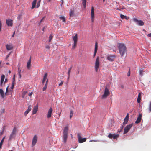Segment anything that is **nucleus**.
<instances>
[{
    "instance_id": "f257e3e1",
    "label": "nucleus",
    "mask_w": 151,
    "mask_h": 151,
    "mask_svg": "<svg viewBox=\"0 0 151 151\" xmlns=\"http://www.w3.org/2000/svg\"><path fill=\"white\" fill-rule=\"evenodd\" d=\"M118 47L119 53L122 56H123L126 53L127 47L125 44L122 43H118Z\"/></svg>"
},
{
    "instance_id": "f03ea898",
    "label": "nucleus",
    "mask_w": 151,
    "mask_h": 151,
    "mask_svg": "<svg viewBox=\"0 0 151 151\" xmlns=\"http://www.w3.org/2000/svg\"><path fill=\"white\" fill-rule=\"evenodd\" d=\"M68 127V126L65 127L64 129L63 133V141L64 143L66 142L67 137Z\"/></svg>"
},
{
    "instance_id": "7ed1b4c3",
    "label": "nucleus",
    "mask_w": 151,
    "mask_h": 151,
    "mask_svg": "<svg viewBox=\"0 0 151 151\" xmlns=\"http://www.w3.org/2000/svg\"><path fill=\"white\" fill-rule=\"evenodd\" d=\"M16 129L15 127H14L9 136V141H11L13 139L15 138L16 136Z\"/></svg>"
},
{
    "instance_id": "20e7f679",
    "label": "nucleus",
    "mask_w": 151,
    "mask_h": 151,
    "mask_svg": "<svg viewBox=\"0 0 151 151\" xmlns=\"http://www.w3.org/2000/svg\"><path fill=\"white\" fill-rule=\"evenodd\" d=\"M110 94V92L109 89L107 87H106L104 90V94L102 96V98L105 99Z\"/></svg>"
},
{
    "instance_id": "39448f33",
    "label": "nucleus",
    "mask_w": 151,
    "mask_h": 151,
    "mask_svg": "<svg viewBox=\"0 0 151 151\" xmlns=\"http://www.w3.org/2000/svg\"><path fill=\"white\" fill-rule=\"evenodd\" d=\"M5 78V76L4 75H2L1 76V78L0 81V86L1 87H2L3 86V84H5L7 81V79L6 78L5 79V81H4Z\"/></svg>"
},
{
    "instance_id": "423d86ee",
    "label": "nucleus",
    "mask_w": 151,
    "mask_h": 151,
    "mask_svg": "<svg viewBox=\"0 0 151 151\" xmlns=\"http://www.w3.org/2000/svg\"><path fill=\"white\" fill-rule=\"evenodd\" d=\"M99 57H97L96 59L94 68L96 72H97L99 68Z\"/></svg>"
},
{
    "instance_id": "0eeeda50",
    "label": "nucleus",
    "mask_w": 151,
    "mask_h": 151,
    "mask_svg": "<svg viewBox=\"0 0 151 151\" xmlns=\"http://www.w3.org/2000/svg\"><path fill=\"white\" fill-rule=\"evenodd\" d=\"M119 137V134H115L109 133L108 135V137L110 139L113 138L114 139H117Z\"/></svg>"
},
{
    "instance_id": "6e6552de",
    "label": "nucleus",
    "mask_w": 151,
    "mask_h": 151,
    "mask_svg": "<svg viewBox=\"0 0 151 151\" xmlns=\"http://www.w3.org/2000/svg\"><path fill=\"white\" fill-rule=\"evenodd\" d=\"M133 124H130L127 126L125 127L124 129V134L127 133L130 130V129L132 127Z\"/></svg>"
},
{
    "instance_id": "1a4fd4ad",
    "label": "nucleus",
    "mask_w": 151,
    "mask_h": 151,
    "mask_svg": "<svg viewBox=\"0 0 151 151\" xmlns=\"http://www.w3.org/2000/svg\"><path fill=\"white\" fill-rule=\"evenodd\" d=\"M77 136L78 138V142L79 143H82L85 142L86 141V138H82L80 134H78Z\"/></svg>"
},
{
    "instance_id": "9d476101",
    "label": "nucleus",
    "mask_w": 151,
    "mask_h": 151,
    "mask_svg": "<svg viewBox=\"0 0 151 151\" xmlns=\"http://www.w3.org/2000/svg\"><path fill=\"white\" fill-rule=\"evenodd\" d=\"M133 21L136 22L137 24L139 26H143L144 24V22L141 20H138L135 18L133 19Z\"/></svg>"
},
{
    "instance_id": "9b49d317",
    "label": "nucleus",
    "mask_w": 151,
    "mask_h": 151,
    "mask_svg": "<svg viewBox=\"0 0 151 151\" xmlns=\"http://www.w3.org/2000/svg\"><path fill=\"white\" fill-rule=\"evenodd\" d=\"M94 9L93 7H92L91 9V21L92 22H94Z\"/></svg>"
},
{
    "instance_id": "f8f14e48",
    "label": "nucleus",
    "mask_w": 151,
    "mask_h": 151,
    "mask_svg": "<svg viewBox=\"0 0 151 151\" xmlns=\"http://www.w3.org/2000/svg\"><path fill=\"white\" fill-rule=\"evenodd\" d=\"M37 137L36 135H35L33 138L32 143V146H34L37 142Z\"/></svg>"
},
{
    "instance_id": "ddd939ff",
    "label": "nucleus",
    "mask_w": 151,
    "mask_h": 151,
    "mask_svg": "<svg viewBox=\"0 0 151 151\" xmlns=\"http://www.w3.org/2000/svg\"><path fill=\"white\" fill-rule=\"evenodd\" d=\"M116 57L115 55H110L107 57V59L110 61H113L115 58Z\"/></svg>"
},
{
    "instance_id": "4468645a",
    "label": "nucleus",
    "mask_w": 151,
    "mask_h": 151,
    "mask_svg": "<svg viewBox=\"0 0 151 151\" xmlns=\"http://www.w3.org/2000/svg\"><path fill=\"white\" fill-rule=\"evenodd\" d=\"M6 23L8 26H12L13 25L12 20L10 19L6 20Z\"/></svg>"
},
{
    "instance_id": "2eb2a0df",
    "label": "nucleus",
    "mask_w": 151,
    "mask_h": 151,
    "mask_svg": "<svg viewBox=\"0 0 151 151\" xmlns=\"http://www.w3.org/2000/svg\"><path fill=\"white\" fill-rule=\"evenodd\" d=\"M32 107V106L31 105H30L28 107L27 109L26 110L24 113V115L25 116H26L29 113V112L31 111Z\"/></svg>"
},
{
    "instance_id": "dca6fc26",
    "label": "nucleus",
    "mask_w": 151,
    "mask_h": 151,
    "mask_svg": "<svg viewBox=\"0 0 151 151\" xmlns=\"http://www.w3.org/2000/svg\"><path fill=\"white\" fill-rule=\"evenodd\" d=\"M142 117V115L139 114L138 117L137 118V120L135 122V123L136 124L139 123L141 121Z\"/></svg>"
},
{
    "instance_id": "f3484780",
    "label": "nucleus",
    "mask_w": 151,
    "mask_h": 151,
    "mask_svg": "<svg viewBox=\"0 0 151 151\" xmlns=\"http://www.w3.org/2000/svg\"><path fill=\"white\" fill-rule=\"evenodd\" d=\"M52 108L50 107L49 110L47 114V118H49L51 117L52 113Z\"/></svg>"
},
{
    "instance_id": "a211bd4d",
    "label": "nucleus",
    "mask_w": 151,
    "mask_h": 151,
    "mask_svg": "<svg viewBox=\"0 0 151 151\" xmlns=\"http://www.w3.org/2000/svg\"><path fill=\"white\" fill-rule=\"evenodd\" d=\"M38 110V105L35 106H34L33 111V114H35L37 113Z\"/></svg>"
},
{
    "instance_id": "6ab92c4d",
    "label": "nucleus",
    "mask_w": 151,
    "mask_h": 151,
    "mask_svg": "<svg viewBox=\"0 0 151 151\" xmlns=\"http://www.w3.org/2000/svg\"><path fill=\"white\" fill-rule=\"evenodd\" d=\"M69 15H70V18L71 17H73L75 15V14H74V9H72L70 10V13H69Z\"/></svg>"
},
{
    "instance_id": "aec40b11",
    "label": "nucleus",
    "mask_w": 151,
    "mask_h": 151,
    "mask_svg": "<svg viewBox=\"0 0 151 151\" xmlns=\"http://www.w3.org/2000/svg\"><path fill=\"white\" fill-rule=\"evenodd\" d=\"M98 49V45L97 43L96 42L95 44V50H94V57L95 56L97 52Z\"/></svg>"
},
{
    "instance_id": "412c9836",
    "label": "nucleus",
    "mask_w": 151,
    "mask_h": 151,
    "mask_svg": "<svg viewBox=\"0 0 151 151\" xmlns=\"http://www.w3.org/2000/svg\"><path fill=\"white\" fill-rule=\"evenodd\" d=\"M6 47L7 49L8 50H11L13 48V47L11 45H6Z\"/></svg>"
},
{
    "instance_id": "4be33fe9",
    "label": "nucleus",
    "mask_w": 151,
    "mask_h": 151,
    "mask_svg": "<svg viewBox=\"0 0 151 151\" xmlns=\"http://www.w3.org/2000/svg\"><path fill=\"white\" fill-rule=\"evenodd\" d=\"M31 57H30V58L29 60L28 61L27 63V67L28 69L30 68L31 66Z\"/></svg>"
},
{
    "instance_id": "5701e85b",
    "label": "nucleus",
    "mask_w": 151,
    "mask_h": 151,
    "mask_svg": "<svg viewBox=\"0 0 151 151\" xmlns=\"http://www.w3.org/2000/svg\"><path fill=\"white\" fill-rule=\"evenodd\" d=\"M73 39L74 42V43H77L78 36L77 34H76V35L73 37Z\"/></svg>"
},
{
    "instance_id": "b1692460",
    "label": "nucleus",
    "mask_w": 151,
    "mask_h": 151,
    "mask_svg": "<svg viewBox=\"0 0 151 151\" xmlns=\"http://www.w3.org/2000/svg\"><path fill=\"white\" fill-rule=\"evenodd\" d=\"M72 68V67H70L68 69V71L67 73L68 76V79L70 78V73L71 72Z\"/></svg>"
},
{
    "instance_id": "393cba45",
    "label": "nucleus",
    "mask_w": 151,
    "mask_h": 151,
    "mask_svg": "<svg viewBox=\"0 0 151 151\" xmlns=\"http://www.w3.org/2000/svg\"><path fill=\"white\" fill-rule=\"evenodd\" d=\"M0 94L2 98H4V93L3 90L1 89H0Z\"/></svg>"
},
{
    "instance_id": "a878e982",
    "label": "nucleus",
    "mask_w": 151,
    "mask_h": 151,
    "mask_svg": "<svg viewBox=\"0 0 151 151\" xmlns=\"http://www.w3.org/2000/svg\"><path fill=\"white\" fill-rule=\"evenodd\" d=\"M141 93H139L138 94V96L137 98V102L138 103H139L140 102L141 100Z\"/></svg>"
},
{
    "instance_id": "bb28decb",
    "label": "nucleus",
    "mask_w": 151,
    "mask_h": 151,
    "mask_svg": "<svg viewBox=\"0 0 151 151\" xmlns=\"http://www.w3.org/2000/svg\"><path fill=\"white\" fill-rule=\"evenodd\" d=\"M37 0H34L32 3V9H33L34 8L35 6V5L36 3V1Z\"/></svg>"
},
{
    "instance_id": "cd10ccee",
    "label": "nucleus",
    "mask_w": 151,
    "mask_h": 151,
    "mask_svg": "<svg viewBox=\"0 0 151 151\" xmlns=\"http://www.w3.org/2000/svg\"><path fill=\"white\" fill-rule=\"evenodd\" d=\"M82 4L84 8H86V0H82Z\"/></svg>"
},
{
    "instance_id": "c85d7f7f",
    "label": "nucleus",
    "mask_w": 151,
    "mask_h": 151,
    "mask_svg": "<svg viewBox=\"0 0 151 151\" xmlns=\"http://www.w3.org/2000/svg\"><path fill=\"white\" fill-rule=\"evenodd\" d=\"M48 80L47 79L46 82L45 84L44 87L43 88V91H44L47 88V84H48Z\"/></svg>"
},
{
    "instance_id": "c756f323",
    "label": "nucleus",
    "mask_w": 151,
    "mask_h": 151,
    "mask_svg": "<svg viewBox=\"0 0 151 151\" xmlns=\"http://www.w3.org/2000/svg\"><path fill=\"white\" fill-rule=\"evenodd\" d=\"M59 17L61 20H62V21L65 22V18L63 16Z\"/></svg>"
},
{
    "instance_id": "7c9ffc66",
    "label": "nucleus",
    "mask_w": 151,
    "mask_h": 151,
    "mask_svg": "<svg viewBox=\"0 0 151 151\" xmlns=\"http://www.w3.org/2000/svg\"><path fill=\"white\" fill-rule=\"evenodd\" d=\"M5 136L3 138V139L1 140V142L0 143V149H1V147H2V146L3 143V142L5 138Z\"/></svg>"
},
{
    "instance_id": "2f4dec72",
    "label": "nucleus",
    "mask_w": 151,
    "mask_h": 151,
    "mask_svg": "<svg viewBox=\"0 0 151 151\" xmlns=\"http://www.w3.org/2000/svg\"><path fill=\"white\" fill-rule=\"evenodd\" d=\"M5 112L4 109H2L0 110V115H1Z\"/></svg>"
},
{
    "instance_id": "473e14b6",
    "label": "nucleus",
    "mask_w": 151,
    "mask_h": 151,
    "mask_svg": "<svg viewBox=\"0 0 151 151\" xmlns=\"http://www.w3.org/2000/svg\"><path fill=\"white\" fill-rule=\"evenodd\" d=\"M27 93V91H23L22 94V98H24V97L25 95L26 94V93Z\"/></svg>"
},
{
    "instance_id": "72a5a7b5",
    "label": "nucleus",
    "mask_w": 151,
    "mask_h": 151,
    "mask_svg": "<svg viewBox=\"0 0 151 151\" xmlns=\"http://www.w3.org/2000/svg\"><path fill=\"white\" fill-rule=\"evenodd\" d=\"M53 37V36L51 34L50 35L49 37V42H50L52 39Z\"/></svg>"
},
{
    "instance_id": "f704fd0d",
    "label": "nucleus",
    "mask_w": 151,
    "mask_h": 151,
    "mask_svg": "<svg viewBox=\"0 0 151 151\" xmlns=\"http://www.w3.org/2000/svg\"><path fill=\"white\" fill-rule=\"evenodd\" d=\"M143 71L142 69H140L139 70V74L140 75L142 76L143 75Z\"/></svg>"
},
{
    "instance_id": "c9c22d12",
    "label": "nucleus",
    "mask_w": 151,
    "mask_h": 151,
    "mask_svg": "<svg viewBox=\"0 0 151 151\" xmlns=\"http://www.w3.org/2000/svg\"><path fill=\"white\" fill-rule=\"evenodd\" d=\"M47 73H45V74L44 75V77H43V79L44 80H45V81H46L47 78Z\"/></svg>"
},
{
    "instance_id": "e433bc0d",
    "label": "nucleus",
    "mask_w": 151,
    "mask_h": 151,
    "mask_svg": "<svg viewBox=\"0 0 151 151\" xmlns=\"http://www.w3.org/2000/svg\"><path fill=\"white\" fill-rule=\"evenodd\" d=\"M148 110L149 112H151V101L150 102Z\"/></svg>"
},
{
    "instance_id": "4c0bfd02",
    "label": "nucleus",
    "mask_w": 151,
    "mask_h": 151,
    "mask_svg": "<svg viewBox=\"0 0 151 151\" xmlns=\"http://www.w3.org/2000/svg\"><path fill=\"white\" fill-rule=\"evenodd\" d=\"M77 43H74V45L72 46V49H75L76 47Z\"/></svg>"
},
{
    "instance_id": "58836bf2",
    "label": "nucleus",
    "mask_w": 151,
    "mask_h": 151,
    "mask_svg": "<svg viewBox=\"0 0 151 151\" xmlns=\"http://www.w3.org/2000/svg\"><path fill=\"white\" fill-rule=\"evenodd\" d=\"M73 111L72 110H70V119H71L72 118L73 115Z\"/></svg>"
},
{
    "instance_id": "ea45409f",
    "label": "nucleus",
    "mask_w": 151,
    "mask_h": 151,
    "mask_svg": "<svg viewBox=\"0 0 151 151\" xmlns=\"http://www.w3.org/2000/svg\"><path fill=\"white\" fill-rule=\"evenodd\" d=\"M40 2H41V0H40L37 2V8H38L40 6Z\"/></svg>"
},
{
    "instance_id": "a19ab883",
    "label": "nucleus",
    "mask_w": 151,
    "mask_h": 151,
    "mask_svg": "<svg viewBox=\"0 0 151 151\" xmlns=\"http://www.w3.org/2000/svg\"><path fill=\"white\" fill-rule=\"evenodd\" d=\"M9 86H8L6 88V93H5V95H8V94L7 93L8 92V91H9V89H8Z\"/></svg>"
},
{
    "instance_id": "79ce46f5",
    "label": "nucleus",
    "mask_w": 151,
    "mask_h": 151,
    "mask_svg": "<svg viewBox=\"0 0 151 151\" xmlns=\"http://www.w3.org/2000/svg\"><path fill=\"white\" fill-rule=\"evenodd\" d=\"M128 122V120L124 119V121L123 123V125H125Z\"/></svg>"
},
{
    "instance_id": "37998d69",
    "label": "nucleus",
    "mask_w": 151,
    "mask_h": 151,
    "mask_svg": "<svg viewBox=\"0 0 151 151\" xmlns=\"http://www.w3.org/2000/svg\"><path fill=\"white\" fill-rule=\"evenodd\" d=\"M21 16H22L21 14L18 15V17L17 18V19L18 20H20L21 18Z\"/></svg>"
},
{
    "instance_id": "c03bdc74",
    "label": "nucleus",
    "mask_w": 151,
    "mask_h": 151,
    "mask_svg": "<svg viewBox=\"0 0 151 151\" xmlns=\"http://www.w3.org/2000/svg\"><path fill=\"white\" fill-rule=\"evenodd\" d=\"M120 17L122 19H124V18L125 17H127V16H124V15H123L122 14H121Z\"/></svg>"
},
{
    "instance_id": "a18cd8bd",
    "label": "nucleus",
    "mask_w": 151,
    "mask_h": 151,
    "mask_svg": "<svg viewBox=\"0 0 151 151\" xmlns=\"http://www.w3.org/2000/svg\"><path fill=\"white\" fill-rule=\"evenodd\" d=\"M15 83L14 82H12V86L11 87V88L12 89H13L14 88Z\"/></svg>"
},
{
    "instance_id": "49530a36",
    "label": "nucleus",
    "mask_w": 151,
    "mask_h": 151,
    "mask_svg": "<svg viewBox=\"0 0 151 151\" xmlns=\"http://www.w3.org/2000/svg\"><path fill=\"white\" fill-rule=\"evenodd\" d=\"M124 119H126L127 120H128V119H129V114H127L125 117V118Z\"/></svg>"
},
{
    "instance_id": "de8ad7c7",
    "label": "nucleus",
    "mask_w": 151,
    "mask_h": 151,
    "mask_svg": "<svg viewBox=\"0 0 151 151\" xmlns=\"http://www.w3.org/2000/svg\"><path fill=\"white\" fill-rule=\"evenodd\" d=\"M45 47L46 49H49L50 48V47L49 46L47 45H46Z\"/></svg>"
},
{
    "instance_id": "09e8293b",
    "label": "nucleus",
    "mask_w": 151,
    "mask_h": 151,
    "mask_svg": "<svg viewBox=\"0 0 151 151\" xmlns=\"http://www.w3.org/2000/svg\"><path fill=\"white\" fill-rule=\"evenodd\" d=\"M125 125H123H123L121 127V129L120 131H119V132H120L123 129V127H124Z\"/></svg>"
},
{
    "instance_id": "8fccbe9b",
    "label": "nucleus",
    "mask_w": 151,
    "mask_h": 151,
    "mask_svg": "<svg viewBox=\"0 0 151 151\" xmlns=\"http://www.w3.org/2000/svg\"><path fill=\"white\" fill-rule=\"evenodd\" d=\"M4 131V129H3L2 131H1L0 132V135H1L3 134Z\"/></svg>"
},
{
    "instance_id": "3c124183",
    "label": "nucleus",
    "mask_w": 151,
    "mask_h": 151,
    "mask_svg": "<svg viewBox=\"0 0 151 151\" xmlns=\"http://www.w3.org/2000/svg\"><path fill=\"white\" fill-rule=\"evenodd\" d=\"M63 83V81H61L60 83L59 84V86H62Z\"/></svg>"
},
{
    "instance_id": "603ef678",
    "label": "nucleus",
    "mask_w": 151,
    "mask_h": 151,
    "mask_svg": "<svg viewBox=\"0 0 151 151\" xmlns=\"http://www.w3.org/2000/svg\"><path fill=\"white\" fill-rule=\"evenodd\" d=\"M9 55H10V54H9L7 55L6 56V59H7L9 58Z\"/></svg>"
},
{
    "instance_id": "864d4df0",
    "label": "nucleus",
    "mask_w": 151,
    "mask_h": 151,
    "mask_svg": "<svg viewBox=\"0 0 151 151\" xmlns=\"http://www.w3.org/2000/svg\"><path fill=\"white\" fill-rule=\"evenodd\" d=\"M97 141H98L97 140H90L89 141L90 142H97Z\"/></svg>"
},
{
    "instance_id": "5fc2aeb1",
    "label": "nucleus",
    "mask_w": 151,
    "mask_h": 151,
    "mask_svg": "<svg viewBox=\"0 0 151 151\" xmlns=\"http://www.w3.org/2000/svg\"><path fill=\"white\" fill-rule=\"evenodd\" d=\"M15 78H12V82H15Z\"/></svg>"
},
{
    "instance_id": "6e6d98bb",
    "label": "nucleus",
    "mask_w": 151,
    "mask_h": 151,
    "mask_svg": "<svg viewBox=\"0 0 151 151\" xmlns=\"http://www.w3.org/2000/svg\"><path fill=\"white\" fill-rule=\"evenodd\" d=\"M130 71H129L128 73H127V76H130Z\"/></svg>"
},
{
    "instance_id": "4d7b16f0",
    "label": "nucleus",
    "mask_w": 151,
    "mask_h": 151,
    "mask_svg": "<svg viewBox=\"0 0 151 151\" xmlns=\"http://www.w3.org/2000/svg\"><path fill=\"white\" fill-rule=\"evenodd\" d=\"M147 36L149 37H151V33L148 34Z\"/></svg>"
},
{
    "instance_id": "13d9d810",
    "label": "nucleus",
    "mask_w": 151,
    "mask_h": 151,
    "mask_svg": "<svg viewBox=\"0 0 151 151\" xmlns=\"http://www.w3.org/2000/svg\"><path fill=\"white\" fill-rule=\"evenodd\" d=\"M32 94L33 93L32 92H31L29 94V96H30L32 95Z\"/></svg>"
},
{
    "instance_id": "bf43d9fd",
    "label": "nucleus",
    "mask_w": 151,
    "mask_h": 151,
    "mask_svg": "<svg viewBox=\"0 0 151 151\" xmlns=\"http://www.w3.org/2000/svg\"><path fill=\"white\" fill-rule=\"evenodd\" d=\"M15 31H14V33H13V35H12V37H14V35H15Z\"/></svg>"
},
{
    "instance_id": "052dcab7",
    "label": "nucleus",
    "mask_w": 151,
    "mask_h": 151,
    "mask_svg": "<svg viewBox=\"0 0 151 151\" xmlns=\"http://www.w3.org/2000/svg\"><path fill=\"white\" fill-rule=\"evenodd\" d=\"M61 1V5H62V4H63V0H60Z\"/></svg>"
},
{
    "instance_id": "680f3d73",
    "label": "nucleus",
    "mask_w": 151,
    "mask_h": 151,
    "mask_svg": "<svg viewBox=\"0 0 151 151\" xmlns=\"http://www.w3.org/2000/svg\"><path fill=\"white\" fill-rule=\"evenodd\" d=\"M45 81V80H44L43 79L42 81V83L43 84H44V82Z\"/></svg>"
},
{
    "instance_id": "e2e57ef3",
    "label": "nucleus",
    "mask_w": 151,
    "mask_h": 151,
    "mask_svg": "<svg viewBox=\"0 0 151 151\" xmlns=\"http://www.w3.org/2000/svg\"><path fill=\"white\" fill-rule=\"evenodd\" d=\"M20 71H21L20 70V71L19 72V76L20 78H21V74H20Z\"/></svg>"
},
{
    "instance_id": "0e129e2a",
    "label": "nucleus",
    "mask_w": 151,
    "mask_h": 151,
    "mask_svg": "<svg viewBox=\"0 0 151 151\" xmlns=\"http://www.w3.org/2000/svg\"><path fill=\"white\" fill-rule=\"evenodd\" d=\"M44 17L42 18V19H41V20L40 21V23L42 22V21L44 19Z\"/></svg>"
},
{
    "instance_id": "69168bd1",
    "label": "nucleus",
    "mask_w": 151,
    "mask_h": 151,
    "mask_svg": "<svg viewBox=\"0 0 151 151\" xmlns=\"http://www.w3.org/2000/svg\"><path fill=\"white\" fill-rule=\"evenodd\" d=\"M121 88H124V86L123 85H122L121 86Z\"/></svg>"
},
{
    "instance_id": "338daca9",
    "label": "nucleus",
    "mask_w": 151,
    "mask_h": 151,
    "mask_svg": "<svg viewBox=\"0 0 151 151\" xmlns=\"http://www.w3.org/2000/svg\"><path fill=\"white\" fill-rule=\"evenodd\" d=\"M124 18L126 19L127 20H128L129 19V18L128 17H125Z\"/></svg>"
},
{
    "instance_id": "774afa93",
    "label": "nucleus",
    "mask_w": 151,
    "mask_h": 151,
    "mask_svg": "<svg viewBox=\"0 0 151 151\" xmlns=\"http://www.w3.org/2000/svg\"><path fill=\"white\" fill-rule=\"evenodd\" d=\"M79 72H79V70H78V71H77V74H79Z\"/></svg>"
}]
</instances>
